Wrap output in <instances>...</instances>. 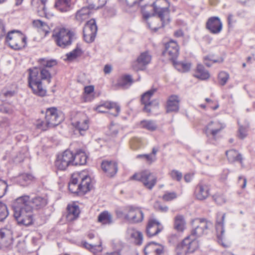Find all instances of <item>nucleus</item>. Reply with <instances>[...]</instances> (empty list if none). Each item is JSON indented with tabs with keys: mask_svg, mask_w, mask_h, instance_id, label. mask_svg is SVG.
<instances>
[{
	"mask_svg": "<svg viewBox=\"0 0 255 255\" xmlns=\"http://www.w3.org/2000/svg\"><path fill=\"white\" fill-rule=\"evenodd\" d=\"M0 113L6 115H12L14 113V106L9 103L0 104Z\"/></svg>",
	"mask_w": 255,
	"mask_h": 255,
	"instance_id": "37998d69",
	"label": "nucleus"
},
{
	"mask_svg": "<svg viewBox=\"0 0 255 255\" xmlns=\"http://www.w3.org/2000/svg\"><path fill=\"white\" fill-rule=\"evenodd\" d=\"M174 229L178 232H183L186 228V221L182 215H177L174 218Z\"/></svg>",
	"mask_w": 255,
	"mask_h": 255,
	"instance_id": "2f4dec72",
	"label": "nucleus"
},
{
	"mask_svg": "<svg viewBox=\"0 0 255 255\" xmlns=\"http://www.w3.org/2000/svg\"><path fill=\"white\" fill-rule=\"evenodd\" d=\"M163 229L162 225L158 221L151 218L148 220L146 233L148 237H151L157 235Z\"/></svg>",
	"mask_w": 255,
	"mask_h": 255,
	"instance_id": "a211bd4d",
	"label": "nucleus"
},
{
	"mask_svg": "<svg viewBox=\"0 0 255 255\" xmlns=\"http://www.w3.org/2000/svg\"><path fill=\"white\" fill-rule=\"evenodd\" d=\"M98 221L103 225H110L113 223L112 215L107 211H105L99 214Z\"/></svg>",
	"mask_w": 255,
	"mask_h": 255,
	"instance_id": "e433bc0d",
	"label": "nucleus"
},
{
	"mask_svg": "<svg viewBox=\"0 0 255 255\" xmlns=\"http://www.w3.org/2000/svg\"><path fill=\"white\" fill-rule=\"evenodd\" d=\"M141 128L146 129L149 131H154L157 128L156 123L153 121L144 120L140 122Z\"/></svg>",
	"mask_w": 255,
	"mask_h": 255,
	"instance_id": "c03bdc74",
	"label": "nucleus"
},
{
	"mask_svg": "<svg viewBox=\"0 0 255 255\" xmlns=\"http://www.w3.org/2000/svg\"><path fill=\"white\" fill-rule=\"evenodd\" d=\"M222 23L218 17H211L206 22V28L214 34L219 33L222 30Z\"/></svg>",
	"mask_w": 255,
	"mask_h": 255,
	"instance_id": "4be33fe9",
	"label": "nucleus"
},
{
	"mask_svg": "<svg viewBox=\"0 0 255 255\" xmlns=\"http://www.w3.org/2000/svg\"><path fill=\"white\" fill-rule=\"evenodd\" d=\"M52 36L56 44L62 48L71 45L73 39L75 38V34L73 31L63 27L55 28Z\"/></svg>",
	"mask_w": 255,
	"mask_h": 255,
	"instance_id": "7ed1b4c3",
	"label": "nucleus"
},
{
	"mask_svg": "<svg viewBox=\"0 0 255 255\" xmlns=\"http://www.w3.org/2000/svg\"><path fill=\"white\" fill-rule=\"evenodd\" d=\"M12 243L11 231L7 228L0 230V244L5 247H9Z\"/></svg>",
	"mask_w": 255,
	"mask_h": 255,
	"instance_id": "b1692460",
	"label": "nucleus"
},
{
	"mask_svg": "<svg viewBox=\"0 0 255 255\" xmlns=\"http://www.w3.org/2000/svg\"><path fill=\"white\" fill-rule=\"evenodd\" d=\"M46 1L47 0H31V3L32 7L40 16H46L47 15L45 5Z\"/></svg>",
	"mask_w": 255,
	"mask_h": 255,
	"instance_id": "cd10ccee",
	"label": "nucleus"
},
{
	"mask_svg": "<svg viewBox=\"0 0 255 255\" xmlns=\"http://www.w3.org/2000/svg\"><path fill=\"white\" fill-rule=\"evenodd\" d=\"M30 205L32 206V209H39L45 207L47 204L46 198L41 196H35L30 199Z\"/></svg>",
	"mask_w": 255,
	"mask_h": 255,
	"instance_id": "c756f323",
	"label": "nucleus"
},
{
	"mask_svg": "<svg viewBox=\"0 0 255 255\" xmlns=\"http://www.w3.org/2000/svg\"><path fill=\"white\" fill-rule=\"evenodd\" d=\"M80 212V211L78 206L75 204L68 205L67 206V220L72 221L75 220L79 216Z\"/></svg>",
	"mask_w": 255,
	"mask_h": 255,
	"instance_id": "7c9ffc66",
	"label": "nucleus"
},
{
	"mask_svg": "<svg viewBox=\"0 0 255 255\" xmlns=\"http://www.w3.org/2000/svg\"><path fill=\"white\" fill-rule=\"evenodd\" d=\"M210 187L206 184H199L195 189V196L198 200L206 199L210 194Z\"/></svg>",
	"mask_w": 255,
	"mask_h": 255,
	"instance_id": "393cba45",
	"label": "nucleus"
},
{
	"mask_svg": "<svg viewBox=\"0 0 255 255\" xmlns=\"http://www.w3.org/2000/svg\"><path fill=\"white\" fill-rule=\"evenodd\" d=\"M33 25L37 28L39 32H42L45 36L49 33L50 28L48 25L40 20H33Z\"/></svg>",
	"mask_w": 255,
	"mask_h": 255,
	"instance_id": "4c0bfd02",
	"label": "nucleus"
},
{
	"mask_svg": "<svg viewBox=\"0 0 255 255\" xmlns=\"http://www.w3.org/2000/svg\"><path fill=\"white\" fill-rule=\"evenodd\" d=\"M101 168L109 176H114L118 170L117 163L112 161H103L101 164Z\"/></svg>",
	"mask_w": 255,
	"mask_h": 255,
	"instance_id": "bb28decb",
	"label": "nucleus"
},
{
	"mask_svg": "<svg viewBox=\"0 0 255 255\" xmlns=\"http://www.w3.org/2000/svg\"><path fill=\"white\" fill-rule=\"evenodd\" d=\"M145 255H161L163 252L162 246L153 242L149 243L144 250Z\"/></svg>",
	"mask_w": 255,
	"mask_h": 255,
	"instance_id": "a878e982",
	"label": "nucleus"
},
{
	"mask_svg": "<svg viewBox=\"0 0 255 255\" xmlns=\"http://www.w3.org/2000/svg\"><path fill=\"white\" fill-rule=\"evenodd\" d=\"M130 179L141 182L149 190H152L157 182V177L147 170L135 173Z\"/></svg>",
	"mask_w": 255,
	"mask_h": 255,
	"instance_id": "423d86ee",
	"label": "nucleus"
},
{
	"mask_svg": "<svg viewBox=\"0 0 255 255\" xmlns=\"http://www.w3.org/2000/svg\"><path fill=\"white\" fill-rule=\"evenodd\" d=\"M179 100L178 97L172 95L169 97L166 106V112L167 113L177 112L179 110Z\"/></svg>",
	"mask_w": 255,
	"mask_h": 255,
	"instance_id": "c85d7f7f",
	"label": "nucleus"
},
{
	"mask_svg": "<svg viewBox=\"0 0 255 255\" xmlns=\"http://www.w3.org/2000/svg\"><path fill=\"white\" fill-rule=\"evenodd\" d=\"M87 1L89 4V6L82 7L76 14V19L80 22L89 18L91 13L90 9H98L104 6L106 3V0H87Z\"/></svg>",
	"mask_w": 255,
	"mask_h": 255,
	"instance_id": "20e7f679",
	"label": "nucleus"
},
{
	"mask_svg": "<svg viewBox=\"0 0 255 255\" xmlns=\"http://www.w3.org/2000/svg\"><path fill=\"white\" fill-rule=\"evenodd\" d=\"M83 245L86 248L91 250L94 254L101 252L102 250V242L100 240H99V245L90 244L85 242Z\"/></svg>",
	"mask_w": 255,
	"mask_h": 255,
	"instance_id": "09e8293b",
	"label": "nucleus"
},
{
	"mask_svg": "<svg viewBox=\"0 0 255 255\" xmlns=\"http://www.w3.org/2000/svg\"><path fill=\"white\" fill-rule=\"evenodd\" d=\"M16 91L15 90L9 89L5 88L3 89L0 93V98L2 99L10 98L16 94Z\"/></svg>",
	"mask_w": 255,
	"mask_h": 255,
	"instance_id": "49530a36",
	"label": "nucleus"
},
{
	"mask_svg": "<svg viewBox=\"0 0 255 255\" xmlns=\"http://www.w3.org/2000/svg\"><path fill=\"white\" fill-rule=\"evenodd\" d=\"M39 66L28 70V82L29 87L33 92L38 96H44L46 91L42 84V80H46L48 83L52 78L50 69L57 64L56 60H48L45 58L39 59Z\"/></svg>",
	"mask_w": 255,
	"mask_h": 255,
	"instance_id": "f257e3e1",
	"label": "nucleus"
},
{
	"mask_svg": "<svg viewBox=\"0 0 255 255\" xmlns=\"http://www.w3.org/2000/svg\"><path fill=\"white\" fill-rule=\"evenodd\" d=\"M75 173H77L79 175V177H77V181L78 182L79 180H81L80 183L79 184L81 193L85 194L89 191L92 188L90 177L86 174L85 171L77 172Z\"/></svg>",
	"mask_w": 255,
	"mask_h": 255,
	"instance_id": "f3484780",
	"label": "nucleus"
},
{
	"mask_svg": "<svg viewBox=\"0 0 255 255\" xmlns=\"http://www.w3.org/2000/svg\"><path fill=\"white\" fill-rule=\"evenodd\" d=\"M97 26L96 21L92 19L88 21L83 29V36L85 41L87 43L92 42L96 37Z\"/></svg>",
	"mask_w": 255,
	"mask_h": 255,
	"instance_id": "f8f14e48",
	"label": "nucleus"
},
{
	"mask_svg": "<svg viewBox=\"0 0 255 255\" xmlns=\"http://www.w3.org/2000/svg\"><path fill=\"white\" fill-rule=\"evenodd\" d=\"M72 125L83 135L82 132L87 130L89 128V119L84 114L80 113L78 115L77 119L73 121Z\"/></svg>",
	"mask_w": 255,
	"mask_h": 255,
	"instance_id": "6ab92c4d",
	"label": "nucleus"
},
{
	"mask_svg": "<svg viewBox=\"0 0 255 255\" xmlns=\"http://www.w3.org/2000/svg\"><path fill=\"white\" fill-rule=\"evenodd\" d=\"M82 54V51L79 48H76L71 52L66 54V57L68 60L72 61Z\"/></svg>",
	"mask_w": 255,
	"mask_h": 255,
	"instance_id": "8fccbe9b",
	"label": "nucleus"
},
{
	"mask_svg": "<svg viewBox=\"0 0 255 255\" xmlns=\"http://www.w3.org/2000/svg\"><path fill=\"white\" fill-rule=\"evenodd\" d=\"M226 154L230 162L240 161L242 163V156L237 151L234 149L229 150L226 151Z\"/></svg>",
	"mask_w": 255,
	"mask_h": 255,
	"instance_id": "ea45409f",
	"label": "nucleus"
},
{
	"mask_svg": "<svg viewBox=\"0 0 255 255\" xmlns=\"http://www.w3.org/2000/svg\"><path fill=\"white\" fill-rule=\"evenodd\" d=\"M194 76L195 77L202 80H207L210 77V74L208 71L206 70L204 67L201 64L197 65L196 70Z\"/></svg>",
	"mask_w": 255,
	"mask_h": 255,
	"instance_id": "72a5a7b5",
	"label": "nucleus"
},
{
	"mask_svg": "<svg viewBox=\"0 0 255 255\" xmlns=\"http://www.w3.org/2000/svg\"><path fill=\"white\" fill-rule=\"evenodd\" d=\"M140 140L137 138H133L130 140V146L133 149H137L140 147Z\"/></svg>",
	"mask_w": 255,
	"mask_h": 255,
	"instance_id": "13d9d810",
	"label": "nucleus"
},
{
	"mask_svg": "<svg viewBox=\"0 0 255 255\" xmlns=\"http://www.w3.org/2000/svg\"><path fill=\"white\" fill-rule=\"evenodd\" d=\"M225 214L218 213L217 215L216 227L219 242L220 243H222V244L224 247H227V246L224 245V243H222V240L224 234V221L225 218Z\"/></svg>",
	"mask_w": 255,
	"mask_h": 255,
	"instance_id": "5701e85b",
	"label": "nucleus"
},
{
	"mask_svg": "<svg viewBox=\"0 0 255 255\" xmlns=\"http://www.w3.org/2000/svg\"><path fill=\"white\" fill-rule=\"evenodd\" d=\"M26 39V37L21 32L14 30L8 32L5 40L11 48L19 50L25 47Z\"/></svg>",
	"mask_w": 255,
	"mask_h": 255,
	"instance_id": "39448f33",
	"label": "nucleus"
},
{
	"mask_svg": "<svg viewBox=\"0 0 255 255\" xmlns=\"http://www.w3.org/2000/svg\"><path fill=\"white\" fill-rule=\"evenodd\" d=\"M179 47L176 41L171 40L164 45V50L162 54L169 59L174 60L179 55Z\"/></svg>",
	"mask_w": 255,
	"mask_h": 255,
	"instance_id": "dca6fc26",
	"label": "nucleus"
},
{
	"mask_svg": "<svg viewBox=\"0 0 255 255\" xmlns=\"http://www.w3.org/2000/svg\"><path fill=\"white\" fill-rule=\"evenodd\" d=\"M151 59L152 56L149 51L141 52L136 60L132 63V67L135 71L143 70L150 63Z\"/></svg>",
	"mask_w": 255,
	"mask_h": 255,
	"instance_id": "9b49d317",
	"label": "nucleus"
},
{
	"mask_svg": "<svg viewBox=\"0 0 255 255\" xmlns=\"http://www.w3.org/2000/svg\"><path fill=\"white\" fill-rule=\"evenodd\" d=\"M152 5L154 12L158 15L162 22L161 26L164 27L170 21L169 8L168 7H160L157 5L156 2H154Z\"/></svg>",
	"mask_w": 255,
	"mask_h": 255,
	"instance_id": "aec40b11",
	"label": "nucleus"
},
{
	"mask_svg": "<svg viewBox=\"0 0 255 255\" xmlns=\"http://www.w3.org/2000/svg\"><path fill=\"white\" fill-rule=\"evenodd\" d=\"M34 179V177L29 173L20 175L18 178V181L22 186H25Z\"/></svg>",
	"mask_w": 255,
	"mask_h": 255,
	"instance_id": "a18cd8bd",
	"label": "nucleus"
},
{
	"mask_svg": "<svg viewBox=\"0 0 255 255\" xmlns=\"http://www.w3.org/2000/svg\"><path fill=\"white\" fill-rule=\"evenodd\" d=\"M205 100L208 103L209 106L213 110H216L218 108L219 105L218 103H216L215 106H212V104L213 103V102L211 99L209 98H206Z\"/></svg>",
	"mask_w": 255,
	"mask_h": 255,
	"instance_id": "69168bd1",
	"label": "nucleus"
},
{
	"mask_svg": "<svg viewBox=\"0 0 255 255\" xmlns=\"http://www.w3.org/2000/svg\"><path fill=\"white\" fill-rule=\"evenodd\" d=\"M79 175L77 173H74L71 178L70 181L69 183V189L70 191L73 193H81L79 184H77V177Z\"/></svg>",
	"mask_w": 255,
	"mask_h": 255,
	"instance_id": "c9c22d12",
	"label": "nucleus"
},
{
	"mask_svg": "<svg viewBox=\"0 0 255 255\" xmlns=\"http://www.w3.org/2000/svg\"><path fill=\"white\" fill-rule=\"evenodd\" d=\"M196 226L191 231L190 236L197 238L202 236L211 225V223L204 219H197L194 221Z\"/></svg>",
	"mask_w": 255,
	"mask_h": 255,
	"instance_id": "2eb2a0df",
	"label": "nucleus"
},
{
	"mask_svg": "<svg viewBox=\"0 0 255 255\" xmlns=\"http://www.w3.org/2000/svg\"><path fill=\"white\" fill-rule=\"evenodd\" d=\"M247 129L243 127H240L239 128L238 136L241 139L244 138L247 136Z\"/></svg>",
	"mask_w": 255,
	"mask_h": 255,
	"instance_id": "e2e57ef3",
	"label": "nucleus"
},
{
	"mask_svg": "<svg viewBox=\"0 0 255 255\" xmlns=\"http://www.w3.org/2000/svg\"><path fill=\"white\" fill-rule=\"evenodd\" d=\"M112 109H114L115 112L112 113L111 114L115 117L118 116L120 112L121 108L120 106L116 103L106 102L94 108V110L99 113H106L107 112L106 110Z\"/></svg>",
	"mask_w": 255,
	"mask_h": 255,
	"instance_id": "412c9836",
	"label": "nucleus"
},
{
	"mask_svg": "<svg viewBox=\"0 0 255 255\" xmlns=\"http://www.w3.org/2000/svg\"><path fill=\"white\" fill-rule=\"evenodd\" d=\"M226 127V125L219 121L210 122L205 128V133L209 138L216 140L217 135Z\"/></svg>",
	"mask_w": 255,
	"mask_h": 255,
	"instance_id": "1a4fd4ad",
	"label": "nucleus"
},
{
	"mask_svg": "<svg viewBox=\"0 0 255 255\" xmlns=\"http://www.w3.org/2000/svg\"><path fill=\"white\" fill-rule=\"evenodd\" d=\"M215 201L219 205H221L225 202V198L223 195H215L213 196Z\"/></svg>",
	"mask_w": 255,
	"mask_h": 255,
	"instance_id": "052dcab7",
	"label": "nucleus"
},
{
	"mask_svg": "<svg viewBox=\"0 0 255 255\" xmlns=\"http://www.w3.org/2000/svg\"><path fill=\"white\" fill-rule=\"evenodd\" d=\"M174 66L175 68L179 71L186 72L190 69L191 64L190 63L179 62L175 63Z\"/></svg>",
	"mask_w": 255,
	"mask_h": 255,
	"instance_id": "de8ad7c7",
	"label": "nucleus"
},
{
	"mask_svg": "<svg viewBox=\"0 0 255 255\" xmlns=\"http://www.w3.org/2000/svg\"><path fill=\"white\" fill-rule=\"evenodd\" d=\"M131 76L130 75H124L119 80L118 84L122 88L127 89L133 83Z\"/></svg>",
	"mask_w": 255,
	"mask_h": 255,
	"instance_id": "a19ab883",
	"label": "nucleus"
},
{
	"mask_svg": "<svg viewBox=\"0 0 255 255\" xmlns=\"http://www.w3.org/2000/svg\"><path fill=\"white\" fill-rule=\"evenodd\" d=\"M7 185L4 181L0 180V198L2 197L5 194Z\"/></svg>",
	"mask_w": 255,
	"mask_h": 255,
	"instance_id": "bf43d9fd",
	"label": "nucleus"
},
{
	"mask_svg": "<svg viewBox=\"0 0 255 255\" xmlns=\"http://www.w3.org/2000/svg\"><path fill=\"white\" fill-rule=\"evenodd\" d=\"M125 212V218L131 223H139L143 219V213L138 207L128 206Z\"/></svg>",
	"mask_w": 255,
	"mask_h": 255,
	"instance_id": "9d476101",
	"label": "nucleus"
},
{
	"mask_svg": "<svg viewBox=\"0 0 255 255\" xmlns=\"http://www.w3.org/2000/svg\"><path fill=\"white\" fill-rule=\"evenodd\" d=\"M199 247V243L196 238L190 236L185 238L181 244L179 245L176 251L178 254L192 253Z\"/></svg>",
	"mask_w": 255,
	"mask_h": 255,
	"instance_id": "0eeeda50",
	"label": "nucleus"
},
{
	"mask_svg": "<svg viewBox=\"0 0 255 255\" xmlns=\"http://www.w3.org/2000/svg\"><path fill=\"white\" fill-rule=\"evenodd\" d=\"M71 4V0H56L55 7L61 12L69 10Z\"/></svg>",
	"mask_w": 255,
	"mask_h": 255,
	"instance_id": "58836bf2",
	"label": "nucleus"
},
{
	"mask_svg": "<svg viewBox=\"0 0 255 255\" xmlns=\"http://www.w3.org/2000/svg\"><path fill=\"white\" fill-rule=\"evenodd\" d=\"M87 156L82 150H79L75 154H73V165H84L87 162Z\"/></svg>",
	"mask_w": 255,
	"mask_h": 255,
	"instance_id": "473e14b6",
	"label": "nucleus"
},
{
	"mask_svg": "<svg viewBox=\"0 0 255 255\" xmlns=\"http://www.w3.org/2000/svg\"><path fill=\"white\" fill-rule=\"evenodd\" d=\"M94 90V87L92 86H86L84 88V92L86 95L85 96V101H88V95L93 92Z\"/></svg>",
	"mask_w": 255,
	"mask_h": 255,
	"instance_id": "680f3d73",
	"label": "nucleus"
},
{
	"mask_svg": "<svg viewBox=\"0 0 255 255\" xmlns=\"http://www.w3.org/2000/svg\"><path fill=\"white\" fill-rule=\"evenodd\" d=\"M229 78V75L226 72L222 71L218 75L219 82L222 86L226 84Z\"/></svg>",
	"mask_w": 255,
	"mask_h": 255,
	"instance_id": "603ef678",
	"label": "nucleus"
},
{
	"mask_svg": "<svg viewBox=\"0 0 255 255\" xmlns=\"http://www.w3.org/2000/svg\"><path fill=\"white\" fill-rule=\"evenodd\" d=\"M121 128L119 125L111 123L106 131V134L109 137L110 139L114 138L118 136Z\"/></svg>",
	"mask_w": 255,
	"mask_h": 255,
	"instance_id": "f704fd0d",
	"label": "nucleus"
},
{
	"mask_svg": "<svg viewBox=\"0 0 255 255\" xmlns=\"http://www.w3.org/2000/svg\"><path fill=\"white\" fill-rule=\"evenodd\" d=\"M45 120L47 125L52 128L58 125L62 121L63 118L58 114L56 108L51 107L46 110Z\"/></svg>",
	"mask_w": 255,
	"mask_h": 255,
	"instance_id": "ddd939ff",
	"label": "nucleus"
},
{
	"mask_svg": "<svg viewBox=\"0 0 255 255\" xmlns=\"http://www.w3.org/2000/svg\"><path fill=\"white\" fill-rule=\"evenodd\" d=\"M136 158L144 159L149 163H151L156 159V156H153L151 154H138L136 156Z\"/></svg>",
	"mask_w": 255,
	"mask_h": 255,
	"instance_id": "864d4df0",
	"label": "nucleus"
},
{
	"mask_svg": "<svg viewBox=\"0 0 255 255\" xmlns=\"http://www.w3.org/2000/svg\"><path fill=\"white\" fill-rule=\"evenodd\" d=\"M128 233L131 238L134 239V241L137 245H140L142 241V234L141 232L133 229H128Z\"/></svg>",
	"mask_w": 255,
	"mask_h": 255,
	"instance_id": "79ce46f5",
	"label": "nucleus"
},
{
	"mask_svg": "<svg viewBox=\"0 0 255 255\" xmlns=\"http://www.w3.org/2000/svg\"><path fill=\"white\" fill-rule=\"evenodd\" d=\"M36 127L43 130H45L48 128H51L47 125V121L44 122L41 120H38L36 123Z\"/></svg>",
	"mask_w": 255,
	"mask_h": 255,
	"instance_id": "4d7b16f0",
	"label": "nucleus"
},
{
	"mask_svg": "<svg viewBox=\"0 0 255 255\" xmlns=\"http://www.w3.org/2000/svg\"><path fill=\"white\" fill-rule=\"evenodd\" d=\"M155 207L161 212H166L168 211V208L167 206H162L160 205L158 202H156L154 205Z\"/></svg>",
	"mask_w": 255,
	"mask_h": 255,
	"instance_id": "0e129e2a",
	"label": "nucleus"
},
{
	"mask_svg": "<svg viewBox=\"0 0 255 255\" xmlns=\"http://www.w3.org/2000/svg\"><path fill=\"white\" fill-rule=\"evenodd\" d=\"M170 175L173 180H176L178 181H180L182 178V173L176 170H172L170 173Z\"/></svg>",
	"mask_w": 255,
	"mask_h": 255,
	"instance_id": "6e6d98bb",
	"label": "nucleus"
},
{
	"mask_svg": "<svg viewBox=\"0 0 255 255\" xmlns=\"http://www.w3.org/2000/svg\"><path fill=\"white\" fill-rule=\"evenodd\" d=\"M239 183L240 184V182L242 181L243 184L241 185V187L242 188H245L247 185V179L245 178H243L242 176H239V179H238Z\"/></svg>",
	"mask_w": 255,
	"mask_h": 255,
	"instance_id": "338daca9",
	"label": "nucleus"
},
{
	"mask_svg": "<svg viewBox=\"0 0 255 255\" xmlns=\"http://www.w3.org/2000/svg\"><path fill=\"white\" fill-rule=\"evenodd\" d=\"M177 198L176 193L174 192H166L163 195L162 199L165 201H170Z\"/></svg>",
	"mask_w": 255,
	"mask_h": 255,
	"instance_id": "5fc2aeb1",
	"label": "nucleus"
},
{
	"mask_svg": "<svg viewBox=\"0 0 255 255\" xmlns=\"http://www.w3.org/2000/svg\"><path fill=\"white\" fill-rule=\"evenodd\" d=\"M56 167L61 170H65L70 165H73V153L66 150L57 156L55 162Z\"/></svg>",
	"mask_w": 255,
	"mask_h": 255,
	"instance_id": "6e6552de",
	"label": "nucleus"
},
{
	"mask_svg": "<svg viewBox=\"0 0 255 255\" xmlns=\"http://www.w3.org/2000/svg\"><path fill=\"white\" fill-rule=\"evenodd\" d=\"M112 70V67L111 65L107 64L104 67V72L105 74H110Z\"/></svg>",
	"mask_w": 255,
	"mask_h": 255,
	"instance_id": "774afa93",
	"label": "nucleus"
},
{
	"mask_svg": "<svg viewBox=\"0 0 255 255\" xmlns=\"http://www.w3.org/2000/svg\"><path fill=\"white\" fill-rule=\"evenodd\" d=\"M8 212L5 204L0 202V221L4 220L8 216Z\"/></svg>",
	"mask_w": 255,
	"mask_h": 255,
	"instance_id": "3c124183",
	"label": "nucleus"
},
{
	"mask_svg": "<svg viewBox=\"0 0 255 255\" xmlns=\"http://www.w3.org/2000/svg\"><path fill=\"white\" fill-rule=\"evenodd\" d=\"M30 202V197L24 195L17 198L13 203V216L19 225L28 226L33 223V210Z\"/></svg>",
	"mask_w": 255,
	"mask_h": 255,
	"instance_id": "f03ea898",
	"label": "nucleus"
},
{
	"mask_svg": "<svg viewBox=\"0 0 255 255\" xmlns=\"http://www.w3.org/2000/svg\"><path fill=\"white\" fill-rule=\"evenodd\" d=\"M157 91V89L153 88L144 93L141 96V103L144 105V111L146 113H150L154 108L158 106V103L156 101H150L151 97Z\"/></svg>",
	"mask_w": 255,
	"mask_h": 255,
	"instance_id": "4468645a",
	"label": "nucleus"
}]
</instances>
